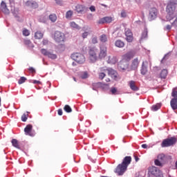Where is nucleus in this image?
Here are the masks:
<instances>
[{
  "mask_svg": "<svg viewBox=\"0 0 177 177\" xmlns=\"http://www.w3.org/2000/svg\"><path fill=\"white\" fill-rule=\"evenodd\" d=\"M132 162V157L131 156H126L124 158L122 164H119L115 169V174L121 176L124 175L127 169H128V165L131 164Z\"/></svg>",
  "mask_w": 177,
  "mask_h": 177,
  "instance_id": "obj_1",
  "label": "nucleus"
},
{
  "mask_svg": "<svg viewBox=\"0 0 177 177\" xmlns=\"http://www.w3.org/2000/svg\"><path fill=\"white\" fill-rule=\"evenodd\" d=\"M176 6L173 1H170L167 4V6L166 8V12L169 15V18H167L169 20H172L175 19V17H177V11H176Z\"/></svg>",
  "mask_w": 177,
  "mask_h": 177,
  "instance_id": "obj_2",
  "label": "nucleus"
},
{
  "mask_svg": "<svg viewBox=\"0 0 177 177\" xmlns=\"http://www.w3.org/2000/svg\"><path fill=\"white\" fill-rule=\"evenodd\" d=\"M134 57H135L134 51H129L126 54L123 55L122 56V62L120 64V68H122V70H127V68H128V65H126L125 66H122L123 62H130V60L131 59H133Z\"/></svg>",
  "mask_w": 177,
  "mask_h": 177,
  "instance_id": "obj_3",
  "label": "nucleus"
},
{
  "mask_svg": "<svg viewBox=\"0 0 177 177\" xmlns=\"http://www.w3.org/2000/svg\"><path fill=\"white\" fill-rule=\"evenodd\" d=\"M98 53L99 49H97V48H91L88 50V60H90L91 63H95V62H97V59H99V57L97 56Z\"/></svg>",
  "mask_w": 177,
  "mask_h": 177,
  "instance_id": "obj_4",
  "label": "nucleus"
},
{
  "mask_svg": "<svg viewBox=\"0 0 177 177\" xmlns=\"http://www.w3.org/2000/svg\"><path fill=\"white\" fill-rule=\"evenodd\" d=\"M100 71H107L108 75L113 78V80H115V81H118V80H120L121 77H120V75H118V73L116 72L115 70L113 69L112 68H104L102 67L100 68Z\"/></svg>",
  "mask_w": 177,
  "mask_h": 177,
  "instance_id": "obj_5",
  "label": "nucleus"
},
{
  "mask_svg": "<svg viewBox=\"0 0 177 177\" xmlns=\"http://www.w3.org/2000/svg\"><path fill=\"white\" fill-rule=\"evenodd\" d=\"M71 57L73 59V60H75V62L79 64H84V63H85L86 59L84 54L80 53H74L71 55Z\"/></svg>",
  "mask_w": 177,
  "mask_h": 177,
  "instance_id": "obj_6",
  "label": "nucleus"
},
{
  "mask_svg": "<svg viewBox=\"0 0 177 177\" xmlns=\"http://www.w3.org/2000/svg\"><path fill=\"white\" fill-rule=\"evenodd\" d=\"M177 142V139L175 137H171L170 138H167L165 139L162 144L161 146L162 147H169L170 146H174Z\"/></svg>",
  "mask_w": 177,
  "mask_h": 177,
  "instance_id": "obj_7",
  "label": "nucleus"
},
{
  "mask_svg": "<svg viewBox=\"0 0 177 177\" xmlns=\"http://www.w3.org/2000/svg\"><path fill=\"white\" fill-rule=\"evenodd\" d=\"M171 96L174 97L170 101V106L173 110H177V90H173Z\"/></svg>",
  "mask_w": 177,
  "mask_h": 177,
  "instance_id": "obj_8",
  "label": "nucleus"
},
{
  "mask_svg": "<svg viewBox=\"0 0 177 177\" xmlns=\"http://www.w3.org/2000/svg\"><path fill=\"white\" fill-rule=\"evenodd\" d=\"M54 39L58 42V44H60V42H64V39H66V35L64 33L60 31H55L54 33Z\"/></svg>",
  "mask_w": 177,
  "mask_h": 177,
  "instance_id": "obj_9",
  "label": "nucleus"
},
{
  "mask_svg": "<svg viewBox=\"0 0 177 177\" xmlns=\"http://www.w3.org/2000/svg\"><path fill=\"white\" fill-rule=\"evenodd\" d=\"M106 56H107V47L105 46H101L98 53V59H100V60H103Z\"/></svg>",
  "mask_w": 177,
  "mask_h": 177,
  "instance_id": "obj_10",
  "label": "nucleus"
},
{
  "mask_svg": "<svg viewBox=\"0 0 177 177\" xmlns=\"http://www.w3.org/2000/svg\"><path fill=\"white\" fill-rule=\"evenodd\" d=\"M41 52L42 55L44 56H48L49 59H52V60H55V59H57V55L56 54H53L50 51H47L46 49L42 48L41 50Z\"/></svg>",
  "mask_w": 177,
  "mask_h": 177,
  "instance_id": "obj_11",
  "label": "nucleus"
},
{
  "mask_svg": "<svg viewBox=\"0 0 177 177\" xmlns=\"http://www.w3.org/2000/svg\"><path fill=\"white\" fill-rule=\"evenodd\" d=\"M25 135L35 136V132L32 131V125L28 124L24 129Z\"/></svg>",
  "mask_w": 177,
  "mask_h": 177,
  "instance_id": "obj_12",
  "label": "nucleus"
},
{
  "mask_svg": "<svg viewBox=\"0 0 177 177\" xmlns=\"http://www.w3.org/2000/svg\"><path fill=\"white\" fill-rule=\"evenodd\" d=\"M114 19L111 17H104L98 21V24H104V23L110 24Z\"/></svg>",
  "mask_w": 177,
  "mask_h": 177,
  "instance_id": "obj_13",
  "label": "nucleus"
},
{
  "mask_svg": "<svg viewBox=\"0 0 177 177\" xmlns=\"http://www.w3.org/2000/svg\"><path fill=\"white\" fill-rule=\"evenodd\" d=\"M25 6L30 9H37L38 8V3L34 1H28L25 3Z\"/></svg>",
  "mask_w": 177,
  "mask_h": 177,
  "instance_id": "obj_14",
  "label": "nucleus"
},
{
  "mask_svg": "<svg viewBox=\"0 0 177 177\" xmlns=\"http://www.w3.org/2000/svg\"><path fill=\"white\" fill-rule=\"evenodd\" d=\"M147 66H149V62L147 61L142 62L140 69V73L142 75H146L147 73Z\"/></svg>",
  "mask_w": 177,
  "mask_h": 177,
  "instance_id": "obj_15",
  "label": "nucleus"
},
{
  "mask_svg": "<svg viewBox=\"0 0 177 177\" xmlns=\"http://www.w3.org/2000/svg\"><path fill=\"white\" fill-rule=\"evenodd\" d=\"M129 86L131 91H133L134 92H138L139 91V86L136 85V82L133 80H131L129 82Z\"/></svg>",
  "mask_w": 177,
  "mask_h": 177,
  "instance_id": "obj_16",
  "label": "nucleus"
},
{
  "mask_svg": "<svg viewBox=\"0 0 177 177\" xmlns=\"http://www.w3.org/2000/svg\"><path fill=\"white\" fill-rule=\"evenodd\" d=\"M125 35H126V39L127 42H132L133 41V34H132V32L131 30L128 29L125 31Z\"/></svg>",
  "mask_w": 177,
  "mask_h": 177,
  "instance_id": "obj_17",
  "label": "nucleus"
},
{
  "mask_svg": "<svg viewBox=\"0 0 177 177\" xmlns=\"http://www.w3.org/2000/svg\"><path fill=\"white\" fill-rule=\"evenodd\" d=\"M1 11L5 13V15H9L10 13V11L8 9V6H6V3L5 1H2L1 3Z\"/></svg>",
  "mask_w": 177,
  "mask_h": 177,
  "instance_id": "obj_18",
  "label": "nucleus"
},
{
  "mask_svg": "<svg viewBox=\"0 0 177 177\" xmlns=\"http://www.w3.org/2000/svg\"><path fill=\"white\" fill-rule=\"evenodd\" d=\"M149 17L150 20H154L157 17V10L155 8H153L150 10Z\"/></svg>",
  "mask_w": 177,
  "mask_h": 177,
  "instance_id": "obj_19",
  "label": "nucleus"
},
{
  "mask_svg": "<svg viewBox=\"0 0 177 177\" xmlns=\"http://www.w3.org/2000/svg\"><path fill=\"white\" fill-rule=\"evenodd\" d=\"M139 59L136 58L134 59L131 64V70H138V68L139 67Z\"/></svg>",
  "mask_w": 177,
  "mask_h": 177,
  "instance_id": "obj_20",
  "label": "nucleus"
},
{
  "mask_svg": "<svg viewBox=\"0 0 177 177\" xmlns=\"http://www.w3.org/2000/svg\"><path fill=\"white\" fill-rule=\"evenodd\" d=\"M117 62H118V59H117V57H111V56L108 57L107 63L109 64H115Z\"/></svg>",
  "mask_w": 177,
  "mask_h": 177,
  "instance_id": "obj_21",
  "label": "nucleus"
},
{
  "mask_svg": "<svg viewBox=\"0 0 177 177\" xmlns=\"http://www.w3.org/2000/svg\"><path fill=\"white\" fill-rule=\"evenodd\" d=\"M149 172L150 174H151V175H158L159 170L157 167L152 166L151 167H149Z\"/></svg>",
  "mask_w": 177,
  "mask_h": 177,
  "instance_id": "obj_22",
  "label": "nucleus"
},
{
  "mask_svg": "<svg viewBox=\"0 0 177 177\" xmlns=\"http://www.w3.org/2000/svg\"><path fill=\"white\" fill-rule=\"evenodd\" d=\"M115 46L117 48H124V46H125V43L121 40H116L115 42Z\"/></svg>",
  "mask_w": 177,
  "mask_h": 177,
  "instance_id": "obj_23",
  "label": "nucleus"
},
{
  "mask_svg": "<svg viewBox=\"0 0 177 177\" xmlns=\"http://www.w3.org/2000/svg\"><path fill=\"white\" fill-rule=\"evenodd\" d=\"M167 75H168V71L167 69H163L160 72V77L162 80H165L167 78Z\"/></svg>",
  "mask_w": 177,
  "mask_h": 177,
  "instance_id": "obj_24",
  "label": "nucleus"
},
{
  "mask_svg": "<svg viewBox=\"0 0 177 177\" xmlns=\"http://www.w3.org/2000/svg\"><path fill=\"white\" fill-rule=\"evenodd\" d=\"M11 143H12L13 147L20 149V145L19 144V141L17 139L13 138L11 140Z\"/></svg>",
  "mask_w": 177,
  "mask_h": 177,
  "instance_id": "obj_25",
  "label": "nucleus"
},
{
  "mask_svg": "<svg viewBox=\"0 0 177 177\" xmlns=\"http://www.w3.org/2000/svg\"><path fill=\"white\" fill-rule=\"evenodd\" d=\"M35 39H42V38H44V33L41 31H37L35 33Z\"/></svg>",
  "mask_w": 177,
  "mask_h": 177,
  "instance_id": "obj_26",
  "label": "nucleus"
},
{
  "mask_svg": "<svg viewBox=\"0 0 177 177\" xmlns=\"http://www.w3.org/2000/svg\"><path fill=\"white\" fill-rule=\"evenodd\" d=\"M24 44L26 46H28V48H34V44H32V42H31V40L30 39L24 40Z\"/></svg>",
  "mask_w": 177,
  "mask_h": 177,
  "instance_id": "obj_27",
  "label": "nucleus"
},
{
  "mask_svg": "<svg viewBox=\"0 0 177 177\" xmlns=\"http://www.w3.org/2000/svg\"><path fill=\"white\" fill-rule=\"evenodd\" d=\"M49 20H50L52 23H56V21L57 20V16L56 15V14L50 15Z\"/></svg>",
  "mask_w": 177,
  "mask_h": 177,
  "instance_id": "obj_28",
  "label": "nucleus"
},
{
  "mask_svg": "<svg viewBox=\"0 0 177 177\" xmlns=\"http://www.w3.org/2000/svg\"><path fill=\"white\" fill-rule=\"evenodd\" d=\"M161 109V104H156L151 107L152 111H157Z\"/></svg>",
  "mask_w": 177,
  "mask_h": 177,
  "instance_id": "obj_29",
  "label": "nucleus"
},
{
  "mask_svg": "<svg viewBox=\"0 0 177 177\" xmlns=\"http://www.w3.org/2000/svg\"><path fill=\"white\" fill-rule=\"evenodd\" d=\"M100 42H102V44H104L106 42H107L108 39H107V35H102L100 37Z\"/></svg>",
  "mask_w": 177,
  "mask_h": 177,
  "instance_id": "obj_30",
  "label": "nucleus"
},
{
  "mask_svg": "<svg viewBox=\"0 0 177 177\" xmlns=\"http://www.w3.org/2000/svg\"><path fill=\"white\" fill-rule=\"evenodd\" d=\"M105 71H100L98 73V78L99 80H104V77H106V73H104Z\"/></svg>",
  "mask_w": 177,
  "mask_h": 177,
  "instance_id": "obj_31",
  "label": "nucleus"
},
{
  "mask_svg": "<svg viewBox=\"0 0 177 177\" xmlns=\"http://www.w3.org/2000/svg\"><path fill=\"white\" fill-rule=\"evenodd\" d=\"M64 111H66V113H71L73 111V109H71V107L68 104L64 106Z\"/></svg>",
  "mask_w": 177,
  "mask_h": 177,
  "instance_id": "obj_32",
  "label": "nucleus"
},
{
  "mask_svg": "<svg viewBox=\"0 0 177 177\" xmlns=\"http://www.w3.org/2000/svg\"><path fill=\"white\" fill-rule=\"evenodd\" d=\"M26 81H27V78H26V77H21L18 81V84L21 85V84H24Z\"/></svg>",
  "mask_w": 177,
  "mask_h": 177,
  "instance_id": "obj_33",
  "label": "nucleus"
},
{
  "mask_svg": "<svg viewBox=\"0 0 177 177\" xmlns=\"http://www.w3.org/2000/svg\"><path fill=\"white\" fill-rule=\"evenodd\" d=\"M27 120H28V114L24 113L21 115V121H23V122H26Z\"/></svg>",
  "mask_w": 177,
  "mask_h": 177,
  "instance_id": "obj_34",
  "label": "nucleus"
},
{
  "mask_svg": "<svg viewBox=\"0 0 177 177\" xmlns=\"http://www.w3.org/2000/svg\"><path fill=\"white\" fill-rule=\"evenodd\" d=\"M158 160L160 161H164L165 160V155L161 153L158 156Z\"/></svg>",
  "mask_w": 177,
  "mask_h": 177,
  "instance_id": "obj_35",
  "label": "nucleus"
},
{
  "mask_svg": "<svg viewBox=\"0 0 177 177\" xmlns=\"http://www.w3.org/2000/svg\"><path fill=\"white\" fill-rule=\"evenodd\" d=\"M22 32L23 35H24L25 37H28V35H30V30H28V29H24Z\"/></svg>",
  "mask_w": 177,
  "mask_h": 177,
  "instance_id": "obj_36",
  "label": "nucleus"
},
{
  "mask_svg": "<svg viewBox=\"0 0 177 177\" xmlns=\"http://www.w3.org/2000/svg\"><path fill=\"white\" fill-rule=\"evenodd\" d=\"M82 10H83V9H82V6H81V5H77V6H76V11H77V13H80V12H82Z\"/></svg>",
  "mask_w": 177,
  "mask_h": 177,
  "instance_id": "obj_37",
  "label": "nucleus"
},
{
  "mask_svg": "<svg viewBox=\"0 0 177 177\" xmlns=\"http://www.w3.org/2000/svg\"><path fill=\"white\" fill-rule=\"evenodd\" d=\"M155 165H157L158 167H162V164L161 163V160L156 159L154 161Z\"/></svg>",
  "mask_w": 177,
  "mask_h": 177,
  "instance_id": "obj_38",
  "label": "nucleus"
},
{
  "mask_svg": "<svg viewBox=\"0 0 177 177\" xmlns=\"http://www.w3.org/2000/svg\"><path fill=\"white\" fill-rule=\"evenodd\" d=\"M72 16H73V11L71 10L68 11L66 14V19H70V17H71Z\"/></svg>",
  "mask_w": 177,
  "mask_h": 177,
  "instance_id": "obj_39",
  "label": "nucleus"
},
{
  "mask_svg": "<svg viewBox=\"0 0 177 177\" xmlns=\"http://www.w3.org/2000/svg\"><path fill=\"white\" fill-rule=\"evenodd\" d=\"M70 25L71 27H73V28H80V26L77 24H75V22H71Z\"/></svg>",
  "mask_w": 177,
  "mask_h": 177,
  "instance_id": "obj_40",
  "label": "nucleus"
},
{
  "mask_svg": "<svg viewBox=\"0 0 177 177\" xmlns=\"http://www.w3.org/2000/svg\"><path fill=\"white\" fill-rule=\"evenodd\" d=\"M88 35H89V32H84L82 34V38H84V39H85V38H87V37H88Z\"/></svg>",
  "mask_w": 177,
  "mask_h": 177,
  "instance_id": "obj_41",
  "label": "nucleus"
},
{
  "mask_svg": "<svg viewBox=\"0 0 177 177\" xmlns=\"http://www.w3.org/2000/svg\"><path fill=\"white\" fill-rule=\"evenodd\" d=\"M91 42L93 44H97V37H93L92 39H91Z\"/></svg>",
  "mask_w": 177,
  "mask_h": 177,
  "instance_id": "obj_42",
  "label": "nucleus"
},
{
  "mask_svg": "<svg viewBox=\"0 0 177 177\" xmlns=\"http://www.w3.org/2000/svg\"><path fill=\"white\" fill-rule=\"evenodd\" d=\"M81 77L82 78V80H86V78L88 77V73L84 72L83 75L81 76Z\"/></svg>",
  "mask_w": 177,
  "mask_h": 177,
  "instance_id": "obj_43",
  "label": "nucleus"
},
{
  "mask_svg": "<svg viewBox=\"0 0 177 177\" xmlns=\"http://www.w3.org/2000/svg\"><path fill=\"white\" fill-rule=\"evenodd\" d=\"M127 17V12L125 10H122L121 12V17Z\"/></svg>",
  "mask_w": 177,
  "mask_h": 177,
  "instance_id": "obj_44",
  "label": "nucleus"
},
{
  "mask_svg": "<svg viewBox=\"0 0 177 177\" xmlns=\"http://www.w3.org/2000/svg\"><path fill=\"white\" fill-rule=\"evenodd\" d=\"M174 19H176L174 22L171 24L173 27H177V17H176Z\"/></svg>",
  "mask_w": 177,
  "mask_h": 177,
  "instance_id": "obj_45",
  "label": "nucleus"
},
{
  "mask_svg": "<svg viewBox=\"0 0 177 177\" xmlns=\"http://www.w3.org/2000/svg\"><path fill=\"white\" fill-rule=\"evenodd\" d=\"M147 31H145L142 33V39H145V38H147Z\"/></svg>",
  "mask_w": 177,
  "mask_h": 177,
  "instance_id": "obj_46",
  "label": "nucleus"
},
{
  "mask_svg": "<svg viewBox=\"0 0 177 177\" xmlns=\"http://www.w3.org/2000/svg\"><path fill=\"white\" fill-rule=\"evenodd\" d=\"M89 10H91V12H95L96 11V8L95 7V6H91L89 8Z\"/></svg>",
  "mask_w": 177,
  "mask_h": 177,
  "instance_id": "obj_47",
  "label": "nucleus"
},
{
  "mask_svg": "<svg viewBox=\"0 0 177 177\" xmlns=\"http://www.w3.org/2000/svg\"><path fill=\"white\" fill-rule=\"evenodd\" d=\"M111 92L112 95H115V94L117 93V88H112L111 89Z\"/></svg>",
  "mask_w": 177,
  "mask_h": 177,
  "instance_id": "obj_48",
  "label": "nucleus"
},
{
  "mask_svg": "<svg viewBox=\"0 0 177 177\" xmlns=\"http://www.w3.org/2000/svg\"><path fill=\"white\" fill-rule=\"evenodd\" d=\"M28 70L32 74H34V73H35V69L33 67H29Z\"/></svg>",
  "mask_w": 177,
  "mask_h": 177,
  "instance_id": "obj_49",
  "label": "nucleus"
},
{
  "mask_svg": "<svg viewBox=\"0 0 177 177\" xmlns=\"http://www.w3.org/2000/svg\"><path fill=\"white\" fill-rule=\"evenodd\" d=\"M49 41H48V39H43L42 41V44L43 45H48Z\"/></svg>",
  "mask_w": 177,
  "mask_h": 177,
  "instance_id": "obj_50",
  "label": "nucleus"
},
{
  "mask_svg": "<svg viewBox=\"0 0 177 177\" xmlns=\"http://www.w3.org/2000/svg\"><path fill=\"white\" fill-rule=\"evenodd\" d=\"M58 115H63V110L62 109H58Z\"/></svg>",
  "mask_w": 177,
  "mask_h": 177,
  "instance_id": "obj_51",
  "label": "nucleus"
},
{
  "mask_svg": "<svg viewBox=\"0 0 177 177\" xmlns=\"http://www.w3.org/2000/svg\"><path fill=\"white\" fill-rule=\"evenodd\" d=\"M55 2L57 3V5H60V6L63 5L61 0H55Z\"/></svg>",
  "mask_w": 177,
  "mask_h": 177,
  "instance_id": "obj_52",
  "label": "nucleus"
},
{
  "mask_svg": "<svg viewBox=\"0 0 177 177\" xmlns=\"http://www.w3.org/2000/svg\"><path fill=\"white\" fill-rule=\"evenodd\" d=\"M32 84H41V82L39 80H33Z\"/></svg>",
  "mask_w": 177,
  "mask_h": 177,
  "instance_id": "obj_53",
  "label": "nucleus"
},
{
  "mask_svg": "<svg viewBox=\"0 0 177 177\" xmlns=\"http://www.w3.org/2000/svg\"><path fill=\"white\" fill-rule=\"evenodd\" d=\"M171 28H172V26H171V25H167V26H166V29H167V30H171Z\"/></svg>",
  "mask_w": 177,
  "mask_h": 177,
  "instance_id": "obj_54",
  "label": "nucleus"
},
{
  "mask_svg": "<svg viewBox=\"0 0 177 177\" xmlns=\"http://www.w3.org/2000/svg\"><path fill=\"white\" fill-rule=\"evenodd\" d=\"M141 146H142V149H146L147 147V145H146V144H142Z\"/></svg>",
  "mask_w": 177,
  "mask_h": 177,
  "instance_id": "obj_55",
  "label": "nucleus"
},
{
  "mask_svg": "<svg viewBox=\"0 0 177 177\" xmlns=\"http://www.w3.org/2000/svg\"><path fill=\"white\" fill-rule=\"evenodd\" d=\"M134 158H135L136 162H138L139 161V158L138 156H134Z\"/></svg>",
  "mask_w": 177,
  "mask_h": 177,
  "instance_id": "obj_56",
  "label": "nucleus"
},
{
  "mask_svg": "<svg viewBox=\"0 0 177 177\" xmlns=\"http://www.w3.org/2000/svg\"><path fill=\"white\" fill-rule=\"evenodd\" d=\"M105 81H106V82H110L111 81V80H110V78H109V77H106L105 79Z\"/></svg>",
  "mask_w": 177,
  "mask_h": 177,
  "instance_id": "obj_57",
  "label": "nucleus"
},
{
  "mask_svg": "<svg viewBox=\"0 0 177 177\" xmlns=\"http://www.w3.org/2000/svg\"><path fill=\"white\" fill-rule=\"evenodd\" d=\"M101 6H104V8H107V6L106 4H101Z\"/></svg>",
  "mask_w": 177,
  "mask_h": 177,
  "instance_id": "obj_58",
  "label": "nucleus"
},
{
  "mask_svg": "<svg viewBox=\"0 0 177 177\" xmlns=\"http://www.w3.org/2000/svg\"><path fill=\"white\" fill-rule=\"evenodd\" d=\"M73 80L75 81V82H77V79H75V77H73Z\"/></svg>",
  "mask_w": 177,
  "mask_h": 177,
  "instance_id": "obj_59",
  "label": "nucleus"
},
{
  "mask_svg": "<svg viewBox=\"0 0 177 177\" xmlns=\"http://www.w3.org/2000/svg\"><path fill=\"white\" fill-rule=\"evenodd\" d=\"M27 113L26 114H28H28H30V112H26Z\"/></svg>",
  "mask_w": 177,
  "mask_h": 177,
  "instance_id": "obj_60",
  "label": "nucleus"
},
{
  "mask_svg": "<svg viewBox=\"0 0 177 177\" xmlns=\"http://www.w3.org/2000/svg\"><path fill=\"white\" fill-rule=\"evenodd\" d=\"M0 106H1V97H0Z\"/></svg>",
  "mask_w": 177,
  "mask_h": 177,
  "instance_id": "obj_61",
  "label": "nucleus"
}]
</instances>
